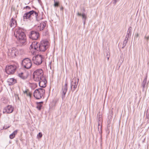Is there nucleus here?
<instances>
[{
  "label": "nucleus",
  "mask_w": 149,
  "mask_h": 149,
  "mask_svg": "<svg viewBox=\"0 0 149 149\" xmlns=\"http://www.w3.org/2000/svg\"><path fill=\"white\" fill-rule=\"evenodd\" d=\"M15 37L17 39L18 42L20 45H22L25 43L26 41L25 35L22 31V29L19 28L15 29L14 33Z\"/></svg>",
  "instance_id": "nucleus-1"
},
{
  "label": "nucleus",
  "mask_w": 149,
  "mask_h": 149,
  "mask_svg": "<svg viewBox=\"0 0 149 149\" xmlns=\"http://www.w3.org/2000/svg\"><path fill=\"white\" fill-rule=\"evenodd\" d=\"M23 53V49H18L15 47L9 49L7 52L8 55L10 58H15L19 55L22 54Z\"/></svg>",
  "instance_id": "nucleus-2"
},
{
  "label": "nucleus",
  "mask_w": 149,
  "mask_h": 149,
  "mask_svg": "<svg viewBox=\"0 0 149 149\" xmlns=\"http://www.w3.org/2000/svg\"><path fill=\"white\" fill-rule=\"evenodd\" d=\"M43 70L42 69H38L33 73V78L35 81H38L44 77Z\"/></svg>",
  "instance_id": "nucleus-3"
},
{
  "label": "nucleus",
  "mask_w": 149,
  "mask_h": 149,
  "mask_svg": "<svg viewBox=\"0 0 149 149\" xmlns=\"http://www.w3.org/2000/svg\"><path fill=\"white\" fill-rule=\"evenodd\" d=\"M45 93V90L43 88L36 90L33 93V96L36 99H40L42 98Z\"/></svg>",
  "instance_id": "nucleus-4"
},
{
  "label": "nucleus",
  "mask_w": 149,
  "mask_h": 149,
  "mask_svg": "<svg viewBox=\"0 0 149 149\" xmlns=\"http://www.w3.org/2000/svg\"><path fill=\"white\" fill-rule=\"evenodd\" d=\"M38 15V13L33 10L31 11L24 14L23 17L24 20L25 21L27 19H30L33 16H35L36 17Z\"/></svg>",
  "instance_id": "nucleus-5"
},
{
  "label": "nucleus",
  "mask_w": 149,
  "mask_h": 149,
  "mask_svg": "<svg viewBox=\"0 0 149 149\" xmlns=\"http://www.w3.org/2000/svg\"><path fill=\"white\" fill-rule=\"evenodd\" d=\"M43 56L42 55H38L34 56L32 59L34 63L37 65H39L42 63Z\"/></svg>",
  "instance_id": "nucleus-6"
},
{
  "label": "nucleus",
  "mask_w": 149,
  "mask_h": 149,
  "mask_svg": "<svg viewBox=\"0 0 149 149\" xmlns=\"http://www.w3.org/2000/svg\"><path fill=\"white\" fill-rule=\"evenodd\" d=\"M17 67L15 65H11L6 66L5 70L6 73L8 74H13L15 71Z\"/></svg>",
  "instance_id": "nucleus-7"
},
{
  "label": "nucleus",
  "mask_w": 149,
  "mask_h": 149,
  "mask_svg": "<svg viewBox=\"0 0 149 149\" xmlns=\"http://www.w3.org/2000/svg\"><path fill=\"white\" fill-rule=\"evenodd\" d=\"M22 65L26 69L30 68L32 66V62L31 60L28 58L24 59L22 61Z\"/></svg>",
  "instance_id": "nucleus-8"
},
{
  "label": "nucleus",
  "mask_w": 149,
  "mask_h": 149,
  "mask_svg": "<svg viewBox=\"0 0 149 149\" xmlns=\"http://www.w3.org/2000/svg\"><path fill=\"white\" fill-rule=\"evenodd\" d=\"M39 44H38L36 41L32 42L30 45V49L31 53L34 54L38 50Z\"/></svg>",
  "instance_id": "nucleus-9"
},
{
  "label": "nucleus",
  "mask_w": 149,
  "mask_h": 149,
  "mask_svg": "<svg viewBox=\"0 0 149 149\" xmlns=\"http://www.w3.org/2000/svg\"><path fill=\"white\" fill-rule=\"evenodd\" d=\"M49 43L47 41H42L41 42V44L39 45L38 50L44 52L48 48Z\"/></svg>",
  "instance_id": "nucleus-10"
},
{
  "label": "nucleus",
  "mask_w": 149,
  "mask_h": 149,
  "mask_svg": "<svg viewBox=\"0 0 149 149\" xmlns=\"http://www.w3.org/2000/svg\"><path fill=\"white\" fill-rule=\"evenodd\" d=\"M37 81L39 82V84L40 87L44 88L46 87L47 81L45 77L40 79L38 81Z\"/></svg>",
  "instance_id": "nucleus-11"
},
{
  "label": "nucleus",
  "mask_w": 149,
  "mask_h": 149,
  "mask_svg": "<svg viewBox=\"0 0 149 149\" xmlns=\"http://www.w3.org/2000/svg\"><path fill=\"white\" fill-rule=\"evenodd\" d=\"M39 36V34L38 32L32 31L31 32L30 35H29V37L32 40H37Z\"/></svg>",
  "instance_id": "nucleus-12"
},
{
  "label": "nucleus",
  "mask_w": 149,
  "mask_h": 149,
  "mask_svg": "<svg viewBox=\"0 0 149 149\" xmlns=\"http://www.w3.org/2000/svg\"><path fill=\"white\" fill-rule=\"evenodd\" d=\"M79 81V79H74L72 80L71 83V88L72 91H74L75 90V88H77L78 82Z\"/></svg>",
  "instance_id": "nucleus-13"
},
{
  "label": "nucleus",
  "mask_w": 149,
  "mask_h": 149,
  "mask_svg": "<svg viewBox=\"0 0 149 149\" xmlns=\"http://www.w3.org/2000/svg\"><path fill=\"white\" fill-rule=\"evenodd\" d=\"M13 108L11 105H8L4 108L3 112L4 113H11L13 111Z\"/></svg>",
  "instance_id": "nucleus-14"
},
{
  "label": "nucleus",
  "mask_w": 149,
  "mask_h": 149,
  "mask_svg": "<svg viewBox=\"0 0 149 149\" xmlns=\"http://www.w3.org/2000/svg\"><path fill=\"white\" fill-rule=\"evenodd\" d=\"M28 73L27 72L24 71L23 72H21L18 74L19 76L22 79H25L28 77Z\"/></svg>",
  "instance_id": "nucleus-15"
},
{
  "label": "nucleus",
  "mask_w": 149,
  "mask_h": 149,
  "mask_svg": "<svg viewBox=\"0 0 149 149\" xmlns=\"http://www.w3.org/2000/svg\"><path fill=\"white\" fill-rule=\"evenodd\" d=\"M16 21L12 18L10 22L9 25L11 27H15L17 25Z\"/></svg>",
  "instance_id": "nucleus-16"
},
{
  "label": "nucleus",
  "mask_w": 149,
  "mask_h": 149,
  "mask_svg": "<svg viewBox=\"0 0 149 149\" xmlns=\"http://www.w3.org/2000/svg\"><path fill=\"white\" fill-rule=\"evenodd\" d=\"M46 26V23L44 22H42L38 27V29L41 31Z\"/></svg>",
  "instance_id": "nucleus-17"
},
{
  "label": "nucleus",
  "mask_w": 149,
  "mask_h": 149,
  "mask_svg": "<svg viewBox=\"0 0 149 149\" xmlns=\"http://www.w3.org/2000/svg\"><path fill=\"white\" fill-rule=\"evenodd\" d=\"M8 82L10 85H13L16 83V80L14 78H10L8 79Z\"/></svg>",
  "instance_id": "nucleus-18"
},
{
  "label": "nucleus",
  "mask_w": 149,
  "mask_h": 149,
  "mask_svg": "<svg viewBox=\"0 0 149 149\" xmlns=\"http://www.w3.org/2000/svg\"><path fill=\"white\" fill-rule=\"evenodd\" d=\"M17 130H16L14 131L9 136L10 138V139H13L15 137V135L17 134Z\"/></svg>",
  "instance_id": "nucleus-19"
},
{
  "label": "nucleus",
  "mask_w": 149,
  "mask_h": 149,
  "mask_svg": "<svg viewBox=\"0 0 149 149\" xmlns=\"http://www.w3.org/2000/svg\"><path fill=\"white\" fill-rule=\"evenodd\" d=\"M100 122H100L99 123H98V130L99 131V133H100V134H101L102 133V125L101 124L102 123H100Z\"/></svg>",
  "instance_id": "nucleus-20"
},
{
  "label": "nucleus",
  "mask_w": 149,
  "mask_h": 149,
  "mask_svg": "<svg viewBox=\"0 0 149 149\" xmlns=\"http://www.w3.org/2000/svg\"><path fill=\"white\" fill-rule=\"evenodd\" d=\"M42 103V102H38L37 103V108L39 110H40L41 109Z\"/></svg>",
  "instance_id": "nucleus-21"
},
{
  "label": "nucleus",
  "mask_w": 149,
  "mask_h": 149,
  "mask_svg": "<svg viewBox=\"0 0 149 149\" xmlns=\"http://www.w3.org/2000/svg\"><path fill=\"white\" fill-rule=\"evenodd\" d=\"M23 93L24 94H26L27 96L31 97V94L30 92H29L27 90L24 91Z\"/></svg>",
  "instance_id": "nucleus-22"
},
{
  "label": "nucleus",
  "mask_w": 149,
  "mask_h": 149,
  "mask_svg": "<svg viewBox=\"0 0 149 149\" xmlns=\"http://www.w3.org/2000/svg\"><path fill=\"white\" fill-rule=\"evenodd\" d=\"M67 88L66 86H64L62 89L63 93L64 95L67 91Z\"/></svg>",
  "instance_id": "nucleus-23"
},
{
  "label": "nucleus",
  "mask_w": 149,
  "mask_h": 149,
  "mask_svg": "<svg viewBox=\"0 0 149 149\" xmlns=\"http://www.w3.org/2000/svg\"><path fill=\"white\" fill-rule=\"evenodd\" d=\"M83 19H84V21L86 20V16L84 13H83L81 15Z\"/></svg>",
  "instance_id": "nucleus-24"
},
{
  "label": "nucleus",
  "mask_w": 149,
  "mask_h": 149,
  "mask_svg": "<svg viewBox=\"0 0 149 149\" xmlns=\"http://www.w3.org/2000/svg\"><path fill=\"white\" fill-rule=\"evenodd\" d=\"M146 82V80H145L143 81V83L142 84V86L143 88L144 87Z\"/></svg>",
  "instance_id": "nucleus-25"
},
{
  "label": "nucleus",
  "mask_w": 149,
  "mask_h": 149,
  "mask_svg": "<svg viewBox=\"0 0 149 149\" xmlns=\"http://www.w3.org/2000/svg\"><path fill=\"white\" fill-rule=\"evenodd\" d=\"M38 136H39L40 138H41L42 136V134L41 132H39L38 134Z\"/></svg>",
  "instance_id": "nucleus-26"
},
{
  "label": "nucleus",
  "mask_w": 149,
  "mask_h": 149,
  "mask_svg": "<svg viewBox=\"0 0 149 149\" xmlns=\"http://www.w3.org/2000/svg\"><path fill=\"white\" fill-rule=\"evenodd\" d=\"M54 1V6H58V3L57 2H56L55 0Z\"/></svg>",
  "instance_id": "nucleus-27"
},
{
  "label": "nucleus",
  "mask_w": 149,
  "mask_h": 149,
  "mask_svg": "<svg viewBox=\"0 0 149 149\" xmlns=\"http://www.w3.org/2000/svg\"><path fill=\"white\" fill-rule=\"evenodd\" d=\"M145 39L147 40L148 41L149 39V36H145Z\"/></svg>",
  "instance_id": "nucleus-28"
},
{
  "label": "nucleus",
  "mask_w": 149,
  "mask_h": 149,
  "mask_svg": "<svg viewBox=\"0 0 149 149\" xmlns=\"http://www.w3.org/2000/svg\"><path fill=\"white\" fill-rule=\"evenodd\" d=\"M113 1H114V2H113V3H114V4H115L116 3L119 1V0H113Z\"/></svg>",
  "instance_id": "nucleus-29"
},
{
  "label": "nucleus",
  "mask_w": 149,
  "mask_h": 149,
  "mask_svg": "<svg viewBox=\"0 0 149 149\" xmlns=\"http://www.w3.org/2000/svg\"><path fill=\"white\" fill-rule=\"evenodd\" d=\"M139 36V34L138 33H137L135 35V37L136 38H138Z\"/></svg>",
  "instance_id": "nucleus-30"
},
{
  "label": "nucleus",
  "mask_w": 149,
  "mask_h": 149,
  "mask_svg": "<svg viewBox=\"0 0 149 149\" xmlns=\"http://www.w3.org/2000/svg\"><path fill=\"white\" fill-rule=\"evenodd\" d=\"M130 31L129 32V33H128L127 34V35L126 36V37H127V36H128L129 37L130 35Z\"/></svg>",
  "instance_id": "nucleus-31"
},
{
  "label": "nucleus",
  "mask_w": 149,
  "mask_h": 149,
  "mask_svg": "<svg viewBox=\"0 0 149 149\" xmlns=\"http://www.w3.org/2000/svg\"><path fill=\"white\" fill-rule=\"evenodd\" d=\"M9 127H10V126H6V127L5 126H4L3 127V129H6L7 128H9Z\"/></svg>",
  "instance_id": "nucleus-32"
},
{
  "label": "nucleus",
  "mask_w": 149,
  "mask_h": 149,
  "mask_svg": "<svg viewBox=\"0 0 149 149\" xmlns=\"http://www.w3.org/2000/svg\"><path fill=\"white\" fill-rule=\"evenodd\" d=\"M77 15L78 16H81V13H79L78 12L77 14Z\"/></svg>",
  "instance_id": "nucleus-33"
},
{
  "label": "nucleus",
  "mask_w": 149,
  "mask_h": 149,
  "mask_svg": "<svg viewBox=\"0 0 149 149\" xmlns=\"http://www.w3.org/2000/svg\"><path fill=\"white\" fill-rule=\"evenodd\" d=\"M51 62H50L49 63V66L50 67V68H51Z\"/></svg>",
  "instance_id": "nucleus-34"
},
{
  "label": "nucleus",
  "mask_w": 149,
  "mask_h": 149,
  "mask_svg": "<svg viewBox=\"0 0 149 149\" xmlns=\"http://www.w3.org/2000/svg\"><path fill=\"white\" fill-rule=\"evenodd\" d=\"M67 83H65V85L64 86H66V87H67Z\"/></svg>",
  "instance_id": "nucleus-35"
},
{
  "label": "nucleus",
  "mask_w": 149,
  "mask_h": 149,
  "mask_svg": "<svg viewBox=\"0 0 149 149\" xmlns=\"http://www.w3.org/2000/svg\"><path fill=\"white\" fill-rule=\"evenodd\" d=\"M16 96L18 98V99H19V97H18V96L17 95Z\"/></svg>",
  "instance_id": "nucleus-36"
},
{
  "label": "nucleus",
  "mask_w": 149,
  "mask_h": 149,
  "mask_svg": "<svg viewBox=\"0 0 149 149\" xmlns=\"http://www.w3.org/2000/svg\"><path fill=\"white\" fill-rule=\"evenodd\" d=\"M100 139H102V136H101V135Z\"/></svg>",
  "instance_id": "nucleus-37"
},
{
  "label": "nucleus",
  "mask_w": 149,
  "mask_h": 149,
  "mask_svg": "<svg viewBox=\"0 0 149 149\" xmlns=\"http://www.w3.org/2000/svg\"><path fill=\"white\" fill-rule=\"evenodd\" d=\"M85 22H84V24H85Z\"/></svg>",
  "instance_id": "nucleus-38"
}]
</instances>
